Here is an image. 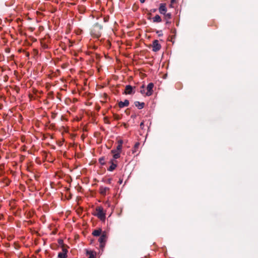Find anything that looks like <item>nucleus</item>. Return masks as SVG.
Masks as SVG:
<instances>
[{
	"instance_id": "nucleus-1",
	"label": "nucleus",
	"mask_w": 258,
	"mask_h": 258,
	"mask_svg": "<svg viewBox=\"0 0 258 258\" xmlns=\"http://www.w3.org/2000/svg\"><path fill=\"white\" fill-rule=\"evenodd\" d=\"M101 220H104L105 219V213L103 211V209L102 207H97L96 208V213L94 214Z\"/></svg>"
},
{
	"instance_id": "nucleus-2",
	"label": "nucleus",
	"mask_w": 258,
	"mask_h": 258,
	"mask_svg": "<svg viewBox=\"0 0 258 258\" xmlns=\"http://www.w3.org/2000/svg\"><path fill=\"white\" fill-rule=\"evenodd\" d=\"M107 236L106 231H103L102 234L100 235V238L98 239V241L100 243V246L101 248L104 247L106 241L107 240Z\"/></svg>"
},
{
	"instance_id": "nucleus-3",
	"label": "nucleus",
	"mask_w": 258,
	"mask_h": 258,
	"mask_svg": "<svg viewBox=\"0 0 258 258\" xmlns=\"http://www.w3.org/2000/svg\"><path fill=\"white\" fill-rule=\"evenodd\" d=\"M109 187L103 186H100L99 189V193L104 197L109 193Z\"/></svg>"
},
{
	"instance_id": "nucleus-4",
	"label": "nucleus",
	"mask_w": 258,
	"mask_h": 258,
	"mask_svg": "<svg viewBox=\"0 0 258 258\" xmlns=\"http://www.w3.org/2000/svg\"><path fill=\"white\" fill-rule=\"evenodd\" d=\"M161 46L159 43L158 40H155L153 42L152 50L153 51H157L161 49Z\"/></svg>"
},
{
	"instance_id": "nucleus-5",
	"label": "nucleus",
	"mask_w": 258,
	"mask_h": 258,
	"mask_svg": "<svg viewBox=\"0 0 258 258\" xmlns=\"http://www.w3.org/2000/svg\"><path fill=\"white\" fill-rule=\"evenodd\" d=\"M123 144V141L122 140H119L117 141V146L116 147V149L115 150H112L111 151V153H115L116 152H121L122 147Z\"/></svg>"
},
{
	"instance_id": "nucleus-6",
	"label": "nucleus",
	"mask_w": 258,
	"mask_h": 258,
	"mask_svg": "<svg viewBox=\"0 0 258 258\" xmlns=\"http://www.w3.org/2000/svg\"><path fill=\"white\" fill-rule=\"evenodd\" d=\"M167 9L166 8V4L164 3H161L160 4V6L159 8V13L162 14H165V13L167 12Z\"/></svg>"
},
{
	"instance_id": "nucleus-7",
	"label": "nucleus",
	"mask_w": 258,
	"mask_h": 258,
	"mask_svg": "<svg viewBox=\"0 0 258 258\" xmlns=\"http://www.w3.org/2000/svg\"><path fill=\"white\" fill-rule=\"evenodd\" d=\"M117 161L115 160L111 159L110 161V166L108 167V170L109 171H113L117 167Z\"/></svg>"
},
{
	"instance_id": "nucleus-8",
	"label": "nucleus",
	"mask_w": 258,
	"mask_h": 258,
	"mask_svg": "<svg viewBox=\"0 0 258 258\" xmlns=\"http://www.w3.org/2000/svg\"><path fill=\"white\" fill-rule=\"evenodd\" d=\"M154 84L152 83H149L147 87V92H146V95L148 96H151L153 94V88Z\"/></svg>"
},
{
	"instance_id": "nucleus-9",
	"label": "nucleus",
	"mask_w": 258,
	"mask_h": 258,
	"mask_svg": "<svg viewBox=\"0 0 258 258\" xmlns=\"http://www.w3.org/2000/svg\"><path fill=\"white\" fill-rule=\"evenodd\" d=\"M130 102L127 99H125L124 101H120L118 102V106L119 108H123L124 107H127L129 105Z\"/></svg>"
},
{
	"instance_id": "nucleus-10",
	"label": "nucleus",
	"mask_w": 258,
	"mask_h": 258,
	"mask_svg": "<svg viewBox=\"0 0 258 258\" xmlns=\"http://www.w3.org/2000/svg\"><path fill=\"white\" fill-rule=\"evenodd\" d=\"M133 93V87L132 86L128 85L125 86L124 94H131Z\"/></svg>"
},
{
	"instance_id": "nucleus-11",
	"label": "nucleus",
	"mask_w": 258,
	"mask_h": 258,
	"mask_svg": "<svg viewBox=\"0 0 258 258\" xmlns=\"http://www.w3.org/2000/svg\"><path fill=\"white\" fill-rule=\"evenodd\" d=\"M102 229L100 228L94 230L92 232V235L94 236H99L102 233Z\"/></svg>"
},
{
	"instance_id": "nucleus-12",
	"label": "nucleus",
	"mask_w": 258,
	"mask_h": 258,
	"mask_svg": "<svg viewBox=\"0 0 258 258\" xmlns=\"http://www.w3.org/2000/svg\"><path fill=\"white\" fill-rule=\"evenodd\" d=\"M152 20L153 23H160L162 22L161 17L159 15H156L152 18Z\"/></svg>"
},
{
	"instance_id": "nucleus-13",
	"label": "nucleus",
	"mask_w": 258,
	"mask_h": 258,
	"mask_svg": "<svg viewBox=\"0 0 258 258\" xmlns=\"http://www.w3.org/2000/svg\"><path fill=\"white\" fill-rule=\"evenodd\" d=\"M140 145V143L139 142H137L135 144L133 149H132V153L135 154L137 152L139 151V147Z\"/></svg>"
},
{
	"instance_id": "nucleus-14",
	"label": "nucleus",
	"mask_w": 258,
	"mask_h": 258,
	"mask_svg": "<svg viewBox=\"0 0 258 258\" xmlns=\"http://www.w3.org/2000/svg\"><path fill=\"white\" fill-rule=\"evenodd\" d=\"M58 256L59 258H67V250L65 249H63L62 252H60L58 254Z\"/></svg>"
},
{
	"instance_id": "nucleus-15",
	"label": "nucleus",
	"mask_w": 258,
	"mask_h": 258,
	"mask_svg": "<svg viewBox=\"0 0 258 258\" xmlns=\"http://www.w3.org/2000/svg\"><path fill=\"white\" fill-rule=\"evenodd\" d=\"M135 106L138 107V109H141L144 108L145 103L144 102H140L139 101L135 102Z\"/></svg>"
},
{
	"instance_id": "nucleus-16",
	"label": "nucleus",
	"mask_w": 258,
	"mask_h": 258,
	"mask_svg": "<svg viewBox=\"0 0 258 258\" xmlns=\"http://www.w3.org/2000/svg\"><path fill=\"white\" fill-rule=\"evenodd\" d=\"M87 254L89 255V256L88 258H96V252L91 251V250H87L86 252Z\"/></svg>"
},
{
	"instance_id": "nucleus-17",
	"label": "nucleus",
	"mask_w": 258,
	"mask_h": 258,
	"mask_svg": "<svg viewBox=\"0 0 258 258\" xmlns=\"http://www.w3.org/2000/svg\"><path fill=\"white\" fill-rule=\"evenodd\" d=\"M121 152H116L115 153H112L113 154V157L114 160L118 159L120 157Z\"/></svg>"
},
{
	"instance_id": "nucleus-18",
	"label": "nucleus",
	"mask_w": 258,
	"mask_h": 258,
	"mask_svg": "<svg viewBox=\"0 0 258 258\" xmlns=\"http://www.w3.org/2000/svg\"><path fill=\"white\" fill-rule=\"evenodd\" d=\"M163 15L165 20H170L171 19V14L170 13H166L165 14H163Z\"/></svg>"
},
{
	"instance_id": "nucleus-19",
	"label": "nucleus",
	"mask_w": 258,
	"mask_h": 258,
	"mask_svg": "<svg viewBox=\"0 0 258 258\" xmlns=\"http://www.w3.org/2000/svg\"><path fill=\"white\" fill-rule=\"evenodd\" d=\"M99 161L101 164H102V165L105 164V159L104 157H102V158H100Z\"/></svg>"
},
{
	"instance_id": "nucleus-20",
	"label": "nucleus",
	"mask_w": 258,
	"mask_h": 258,
	"mask_svg": "<svg viewBox=\"0 0 258 258\" xmlns=\"http://www.w3.org/2000/svg\"><path fill=\"white\" fill-rule=\"evenodd\" d=\"M156 33L158 34V36H163V34H162V31H158V30H157V31H156Z\"/></svg>"
},
{
	"instance_id": "nucleus-21",
	"label": "nucleus",
	"mask_w": 258,
	"mask_h": 258,
	"mask_svg": "<svg viewBox=\"0 0 258 258\" xmlns=\"http://www.w3.org/2000/svg\"><path fill=\"white\" fill-rule=\"evenodd\" d=\"M111 181H112L111 178H109V179H108L106 180V182L107 183H108V184H111Z\"/></svg>"
},
{
	"instance_id": "nucleus-22",
	"label": "nucleus",
	"mask_w": 258,
	"mask_h": 258,
	"mask_svg": "<svg viewBox=\"0 0 258 258\" xmlns=\"http://www.w3.org/2000/svg\"><path fill=\"white\" fill-rule=\"evenodd\" d=\"M144 125V122H141L140 123V126L141 127L143 128Z\"/></svg>"
},
{
	"instance_id": "nucleus-23",
	"label": "nucleus",
	"mask_w": 258,
	"mask_h": 258,
	"mask_svg": "<svg viewBox=\"0 0 258 258\" xmlns=\"http://www.w3.org/2000/svg\"><path fill=\"white\" fill-rule=\"evenodd\" d=\"M151 11L152 12L154 13V12H155L156 11V9H152V10H151Z\"/></svg>"
},
{
	"instance_id": "nucleus-24",
	"label": "nucleus",
	"mask_w": 258,
	"mask_h": 258,
	"mask_svg": "<svg viewBox=\"0 0 258 258\" xmlns=\"http://www.w3.org/2000/svg\"><path fill=\"white\" fill-rule=\"evenodd\" d=\"M175 2V0H171V4H172Z\"/></svg>"
},
{
	"instance_id": "nucleus-25",
	"label": "nucleus",
	"mask_w": 258,
	"mask_h": 258,
	"mask_svg": "<svg viewBox=\"0 0 258 258\" xmlns=\"http://www.w3.org/2000/svg\"><path fill=\"white\" fill-rule=\"evenodd\" d=\"M141 3H144L146 0H140Z\"/></svg>"
},
{
	"instance_id": "nucleus-26",
	"label": "nucleus",
	"mask_w": 258,
	"mask_h": 258,
	"mask_svg": "<svg viewBox=\"0 0 258 258\" xmlns=\"http://www.w3.org/2000/svg\"><path fill=\"white\" fill-rule=\"evenodd\" d=\"M168 20H166V24L170 23V22H169V21H168Z\"/></svg>"
},
{
	"instance_id": "nucleus-27",
	"label": "nucleus",
	"mask_w": 258,
	"mask_h": 258,
	"mask_svg": "<svg viewBox=\"0 0 258 258\" xmlns=\"http://www.w3.org/2000/svg\"><path fill=\"white\" fill-rule=\"evenodd\" d=\"M143 92H144V90H141V93H142V94H143Z\"/></svg>"
},
{
	"instance_id": "nucleus-28",
	"label": "nucleus",
	"mask_w": 258,
	"mask_h": 258,
	"mask_svg": "<svg viewBox=\"0 0 258 258\" xmlns=\"http://www.w3.org/2000/svg\"><path fill=\"white\" fill-rule=\"evenodd\" d=\"M121 182H122V181L120 180L119 183L120 184V183H121Z\"/></svg>"
},
{
	"instance_id": "nucleus-29",
	"label": "nucleus",
	"mask_w": 258,
	"mask_h": 258,
	"mask_svg": "<svg viewBox=\"0 0 258 258\" xmlns=\"http://www.w3.org/2000/svg\"><path fill=\"white\" fill-rule=\"evenodd\" d=\"M142 88H144V85H142Z\"/></svg>"
}]
</instances>
